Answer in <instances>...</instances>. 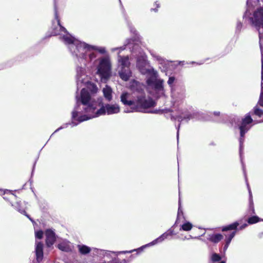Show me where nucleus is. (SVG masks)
<instances>
[{
  "label": "nucleus",
  "mask_w": 263,
  "mask_h": 263,
  "mask_svg": "<svg viewBox=\"0 0 263 263\" xmlns=\"http://www.w3.org/2000/svg\"><path fill=\"white\" fill-rule=\"evenodd\" d=\"M119 73L121 79L125 81H128L131 76L129 67L121 68Z\"/></svg>",
  "instance_id": "10"
},
{
  "label": "nucleus",
  "mask_w": 263,
  "mask_h": 263,
  "mask_svg": "<svg viewBox=\"0 0 263 263\" xmlns=\"http://www.w3.org/2000/svg\"><path fill=\"white\" fill-rule=\"evenodd\" d=\"M213 115L216 117H219L220 115V111H214Z\"/></svg>",
  "instance_id": "38"
},
{
  "label": "nucleus",
  "mask_w": 263,
  "mask_h": 263,
  "mask_svg": "<svg viewBox=\"0 0 263 263\" xmlns=\"http://www.w3.org/2000/svg\"><path fill=\"white\" fill-rule=\"evenodd\" d=\"M253 213H254V210H253Z\"/></svg>",
  "instance_id": "47"
},
{
  "label": "nucleus",
  "mask_w": 263,
  "mask_h": 263,
  "mask_svg": "<svg viewBox=\"0 0 263 263\" xmlns=\"http://www.w3.org/2000/svg\"><path fill=\"white\" fill-rule=\"evenodd\" d=\"M96 58V54L94 52H92L89 54V59L92 60V59Z\"/></svg>",
  "instance_id": "36"
},
{
  "label": "nucleus",
  "mask_w": 263,
  "mask_h": 263,
  "mask_svg": "<svg viewBox=\"0 0 263 263\" xmlns=\"http://www.w3.org/2000/svg\"><path fill=\"white\" fill-rule=\"evenodd\" d=\"M244 137H245V135H243L242 137L241 136V135L240 134V138H239V144H240V146L241 147L242 144H243V141H244Z\"/></svg>",
  "instance_id": "32"
},
{
  "label": "nucleus",
  "mask_w": 263,
  "mask_h": 263,
  "mask_svg": "<svg viewBox=\"0 0 263 263\" xmlns=\"http://www.w3.org/2000/svg\"><path fill=\"white\" fill-rule=\"evenodd\" d=\"M155 5L156 6V8L151 9V11L157 12L158 11V8L160 7V4L159 3H158V2H156Z\"/></svg>",
  "instance_id": "31"
},
{
  "label": "nucleus",
  "mask_w": 263,
  "mask_h": 263,
  "mask_svg": "<svg viewBox=\"0 0 263 263\" xmlns=\"http://www.w3.org/2000/svg\"><path fill=\"white\" fill-rule=\"evenodd\" d=\"M150 244H151V245H154L152 242H151L150 243L147 244V246L150 245Z\"/></svg>",
  "instance_id": "44"
},
{
  "label": "nucleus",
  "mask_w": 263,
  "mask_h": 263,
  "mask_svg": "<svg viewBox=\"0 0 263 263\" xmlns=\"http://www.w3.org/2000/svg\"><path fill=\"white\" fill-rule=\"evenodd\" d=\"M239 225V222L237 221H235L230 224L224 226L222 228L221 231L222 232H226V231H233L230 234H224V235L226 236V239H225L226 243L223 247L224 251H226L228 249L232 239L236 235V231L237 230V227H238Z\"/></svg>",
  "instance_id": "2"
},
{
  "label": "nucleus",
  "mask_w": 263,
  "mask_h": 263,
  "mask_svg": "<svg viewBox=\"0 0 263 263\" xmlns=\"http://www.w3.org/2000/svg\"><path fill=\"white\" fill-rule=\"evenodd\" d=\"M78 248L79 252L83 255L89 253L91 251L90 248L85 245H79Z\"/></svg>",
  "instance_id": "16"
},
{
  "label": "nucleus",
  "mask_w": 263,
  "mask_h": 263,
  "mask_svg": "<svg viewBox=\"0 0 263 263\" xmlns=\"http://www.w3.org/2000/svg\"><path fill=\"white\" fill-rule=\"evenodd\" d=\"M146 247V246H143L142 247L139 248L138 250L142 251L143 250V248H145Z\"/></svg>",
  "instance_id": "42"
},
{
  "label": "nucleus",
  "mask_w": 263,
  "mask_h": 263,
  "mask_svg": "<svg viewBox=\"0 0 263 263\" xmlns=\"http://www.w3.org/2000/svg\"><path fill=\"white\" fill-rule=\"evenodd\" d=\"M91 86L92 87V89L91 90V91L93 92H96L98 90L97 86L94 84H92Z\"/></svg>",
  "instance_id": "35"
},
{
  "label": "nucleus",
  "mask_w": 263,
  "mask_h": 263,
  "mask_svg": "<svg viewBox=\"0 0 263 263\" xmlns=\"http://www.w3.org/2000/svg\"><path fill=\"white\" fill-rule=\"evenodd\" d=\"M147 84H151V81H150V80H148L147 81Z\"/></svg>",
  "instance_id": "43"
},
{
  "label": "nucleus",
  "mask_w": 263,
  "mask_h": 263,
  "mask_svg": "<svg viewBox=\"0 0 263 263\" xmlns=\"http://www.w3.org/2000/svg\"><path fill=\"white\" fill-rule=\"evenodd\" d=\"M58 248L59 249L62 251L64 252H68L70 250V248L68 246L65 245V243H60L58 245Z\"/></svg>",
  "instance_id": "21"
},
{
  "label": "nucleus",
  "mask_w": 263,
  "mask_h": 263,
  "mask_svg": "<svg viewBox=\"0 0 263 263\" xmlns=\"http://www.w3.org/2000/svg\"><path fill=\"white\" fill-rule=\"evenodd\" d=\"M212 260L213 261H219L221 260V257L219 254L214 253L212 256Z\"/></svg>",
  "instance_id": "25"
},
{
  "label": "nucleus",
  "mask_w": 263,
  "mask_h": 263,
  "mask_svg": "<svg viewBox=\"0 0 263 263\" xmlns=\"http://www.w3.org/2000/svg\"><path fill=\"white\" fill-rule=\"evenodd\" d=\"M223 235L221 234H215L211 235L209 240L213 243H216L219 242L223 239Z\"/></svg>",
  "instance_id": "14"
},
{
  "label": "nucleus",
  "mask_w": 263,
  "mask_h": 263,
  "mask_svg": "<svg viewBox=\"0 0 263 263\" xmlns=\"http://www.w3.org/2000/svg\"><path fill=\"white\" fill-rule=\"evenodd\" d=\"M175 81V78L174 77H171L169 78L167 81V83L169 85L171 86Z\"/></svg>",
  "instance_id": "30"
},
{
  "label": "nucleus",
  "mask_w": 263,
  "mask_h": 263,
  "mask_svg": "<svg viewBox=\"0 0 263 263\" xmlns=\"http://www.w3.org/2000/svg\"><path fill=\"white\" fill-rule=\"evenodd\" d=\"M112 263H122L119 259H115L112 261Z\"/></svg>",
  "instance_id": "40"
},
{
  "label": "nucleus",
  "mask_w": 263,
  "mask_h": 263,
  "mask_svg": "<svg viewBox=\"0 0 263 263\" xmlns=\"http://www.w3.org/2000/svg\"><path fill=\"white\" fill-rule=\"evenodd\" d=\"M120 62L122 65L121 68L129 67L130 63L129 62V59L128 57H123L121 58Z\"/></svg>",
  "instance_id": "18"
},
{
  "label": "nucleus",
  "mask_w": 263,
  "mask_h": 263,
  "mask_svg": "<svg viewBox=\"0 0 263 263\" xmlns=\"http://www.w3.org/2000/svg\"><path fill=\"white\" fill-rule=\"evenodd\" d=\"M150 244H151V245H154L152 242H151L150 243L147 244V246L150 245Z\"/></svg>",
  "instance_id": "45"
},
{
  "label": "nucleus",
  "mask_w": 263,
  "mask_h": 263,
  "mask_svg": "<svg viewBox=\"0 0 263 263\" xmlns=\"http://www.w3.org/2000/svg\"><path fill=\"white\" fill-rule=\"evenodd\" d=\"M163 81L162 80H158L155 83V87L157 89H161L163 88Z\"/></svg>",
  "instance_id": "23"
},
{
  "label": "nucleus",
  "mask_w": 263,
  "mask_h": 263,
  "mask_svg": "<svg viewBox=\"0 0 263 263\" xmlns=\"http://www.w3.org/2000/svg\"><path fill=\"white\" fill-rule=\"evenodd\" d=\"M78 116V112L77 111H73L72 112V118L75 119Z\"/></svg>",
  "instance_id": "33"
},
{
  "label": "nucleus",
  "mask_w": 263,
  "mask_h": 263,
  "mask_svg": "<svg viewBox=\"0 0 263 263\" xmlns=\"http://www.w3.org/2000/svg\"><path fill=\"white\" fill-rule=\"evenodd\" d=\"M14 208L17 210L19 212H20L21 214H24L27 217H28L30 220H32L31 218L30 217L29 215L27 214V212H26L25 210L23 208V206L22 205V203L21 201L20 202H16L13 204Z\"/></svg>",
  "instance_id": "12"
},
{
  "label": "nucleus",
  "mask_w": 263,
  "mask_h": 263,
  "mask_svg": "<svg viewBox=\"0 0 263 263\" xmlns=\"http://www.w3.org/2000/svg\"><path fill=\"white\" fill-rule=\"evenodd\" d=\"M127 96H128L127 92L123 93L121 95V101L123 103V104L125 105H128V106H133V105H135V101H132V100L128 101L127 100Z\"/></svg>",
  "instance_id": "13"
},
{
  "label": "nucleus",
  "mask_w": 263,
  "mask_h": 263,
  "mask_svg": "<svg viewBox=\"0 0 263 263\" xmlns=\"http://www.w3.org/2000/svg\"><path fill=\"white\" fill-rule=\"evenodd\" d=\"M105 108L108 115L117 114L120 111V108L117 105L108 104L105 105Z\"/></svg>",
  "instance_id": "11"
},
{
  "label": "nucleus",
  "mask_w": 263,
  "mask_h": 263,
  "mask_svg": "<svg viewBox=\"0 0 263 263\" xmlns=\"http://www.w3.org/2000/svg\"><path fill=\"white\" fill-rule=\"evenodd\" d=\"M91 96L88 90L83 88L81 91V102L84 105H88L90 101Z\"/></svg>",
  "instance_id": "8"
},
{
  "label": "nucleus",
  "mask_w": 263,
  "mask_h": 263,
  "mask_svg": "<svg viewBox=\"0 0 263 263\" xmlns=\"http://www.w3.org/2000/svg\"><path fill=\"white\" fill-rule=\"evenodd\" d=\"M261 86L263 88V67H261Z\"/></svg>",
  "instance_id": "37"
},
{
  "label": "nucleus",
  "mask_w": 263,
  "mask_h": 263,
  "mask_svg": "<svg viewBox=\"0 0 263 263\" xmlns=\"http://www.w3.org/2000/svg\"><path fill=\"white\" fill-rule=\"evenodd\" d=\"M134 105L135 108L138 111L142 109H147L154 107L156 102L152 98L146 99L145 96H138L136 101Z\"/></svg>",
  "instance_id": "3"
},
{
  "label": "nucleus",
  "mask_w": 263,
  "mask_h": 263,
  "mask_svg": "<svg viewBox=\"0 0 263 263\" xmlns=\"http://www.w3.org/2000/svg\"><path fill=\"white\" fill-rule=\"evenodd\" d=\"M254 114L259 117H261L263 115V110L256 106L254 108Z\"/></svg>",
  "instance_id": "22"
},
{
  "label": "nucleus",
  "mask_w": 263,
  "mask_h": 263,
  "mask_svg": "<svg viewBox=\"0 0 263 263\" xmlns=\"http://www.w3.org/2000/svg\"><path fill=\"white\" fill-rule=\"evenodd\" d=\"M91 110H94V108H92V106L90 105H89L87 108H85V112H88Z\"/></svg>",
  "instance_id": "34"
},
{
  "label": "nucleus",
  "mask_w": 263,
  "mask_h": 263,
  "mask_svg": "<svg viewBox=\"0 0 263 263\" xmlns=\"http://www.w3.org/2000/svg\"><path fill=\"white\" fill-rule=\"evenodd\" d=\"M106 111V109L105 106H102L99 109H98L96 112L97 116H99L102 115H105Z\"/></svg>",
  "instance_id": "24"
},
{
  "label": "nucleus",
  "mask_w": 263,
  "mask_h": 263,
  "mask_svg": "<svg viewBox=\"0 0 263 263\" xmlns=\"http://www.w3.org/2000/svg\"><path fill=\"white\" fill-rule=\"evenodd\" d=\"M46 244L48 247L52 246L56 240L54 232L50 230L47 229L45 231Z\"/></svg>",
  "instance_id": "5"
},
{
  "label": "nucleus",
  "mask_w": 263,
  "mask_h": 263,
  "mask_svg": "<svg viewBox=\"0 0 263 263\" xmlns=\"http://www.w3.org/2000/svg\"><path fill=\"white\" fill-rule=\"evenodd\" d=\"M64 41L68 44H73L74 42V39L69 36H64Z\"/></svg>",
  "instance_id": "26"
},
{
  "label": "nucleus",
  "mask_w": 263,
  "mask_h": 263,
  "mask_svg": "<svg viewBox=\"0 0 263 263\" xmlns=\"http://www.w3.org/2000/svg\"><path fill=\"white\" fill-rule=\"evenodd\" d=\"M35 252L36 261L39 263L43 258V244L42 242L36 243Z\"/></svg>",
  "instance_id": "7"
},
{
  "label": "nucleus",
  "mask_w": 263,
  "mask_h": 263,
  "mask_svg": "<svg viewBox=\"0 0 263 263\" xmlns=\"http://www.w3.org/2000/svg\"><path fill=\"white\" fill-rule=\"evenodd\" d=\"M83 47H84V48L87 49L88 50H90L91 49H93V50H98L100 53H103V54L105 52V49L104 48L98 49V48H97V47H96L95 46L89 45L86 44H84Z\"/></svg>",
  "instance_id": "17"
},
{
  "label": "nucleus",
  "mask_w": 263,
  "mask_h": 263,
  "mask_svg": "<svg viewBox=\"0 0 263 263\" xmlns=\"http://www.w3.org/2000/svg\"><path fill=\"white\" fill-rule=\"evenodd\" d=\"M259 104L263 107V90L261 91L259 100Z\"/></svg>",
  "instance_id": "29"
},
{
  "label": "nucleus",
  "mask_w": 263,
  "mask_h": 263,
  "mask_svg": "<svg viewBox=\"0 0 263 263\" xmlns=\"http://www.w3.org/2000/svg\"><path fill=\"white\" fill-rule=\"evenodd\" d=\"M111 63L107 58L101 59L98 66L97 73L100 76L101 80L106 81L111 76Z\"/></svg>",
  "instance_id": "1"
},
{
  "label": "nucleus",
  "mask_w": 263,
  "mask_h": 263,
  "mask_svg": "<svg viewBox=\"0 0 263 263\" xmlns=\"http://www.w3.org/2000/svg\"><path fill=\"white\" fill-rule=\"evenodd\" d=\"M261 219L258 217L257 216H253L250 217H249L248 220L247 222L249 224H253L256 223L259 221H260Z\"/></svg>",
  "instance_id": "19"
},
{
  "label": "nucleus",
  "mask_w": 263,
  "mask_h": 263,
  "mask_svg": "<svg viewBox=\"0 0 263 263\" xmlns=\"http://www.w3.org/2000/svg\"><path fill=\"white\" fill-rule=\"evenodd\" d=\"M252 122L253 119L249 114H247L245 118L242 119L241 124L239 127L240 134L242 137L245 135L246 133L250 129V124Z\"/></svg>",
  "instance_id": "4"
},
{
  "label": "nucleus",
  "mask_w": 263,
  "mask_h": 263,
  "mask_svg": "<svg viewBox=\"0 0 263 263\" xmlns=\"http://www.w3.org/2000/svg\"><path fill=\"white\" fill-rule=\"evenodd\" d=\"M248 226V224H246V223H244L242 225H241L240 227V230H242L243 229H245L246 227H247Z\"/></svg>",
  "instance_id": "39"
},
{
  "label": "nucleus",
  "mask_w": 263,
  "mask_h": 263,
  "mask_svg": "<svg viewBox=\"0 0 263 263\" xmlns=\"http://www.w3.org/2000/svg\"><path fill=\"white\" fill-rule=\"evenodd\" d=\"M103 94H104V97L108 101H110L112 99V90H111V89L109 87L106 86V88L103 89Z\"/></svg>",
  "instance_id": "15"
},
{
  "label": "nucleus",
  "mask_w": 263,
  "mask_h": 263,
  "mask_svg": "<svg viewBox=\"0 0 263 263\" xmlns=\"http://www.w3.org/2000/svg\"><path fill=\"white\" fill-rule=\"evenodd\" d=\"M43 231L42 230H39L35 232V237L38 239H42L43 237Z\"/></svg>",
  "instance_id": "27"
},
{
  "label": "nucleus",
  "mask_w": 263,
  "mask_h": 263,
  "mask_svg": "<svg viewBox=\"0 0 263 263\" xmlns=\"http://www.w3.org/2000/svg\"><path fill=\"white\" fill-rule=\"evenodd\" d=\"M175 234L174 233V231L173 229H170L166 232L162 234L159 237L153 240L152 243L153 245H155L157 243L161 242L164 240L166 239L168 236H172L174 235Z\"/></svg>",
  "instance_id": "6"
},
{
  "label": "nucleus",
  "mask_w": 263,
  "mask_h": 263,
  "mask_svg": "<svg viewBox=\"0 0 263 263\" xmlns=\"http://www.w3.org/2000/svg\"><path fill=\"white\" fill-rule=\"evenodd\" d=\"M261 67H263V52L261 53Z\"/></svg>",
  "instance_id": "41"
},
{
  "label": "nucleus",
  "mask_w": 263,
  "mask_h": 263,
  "mask_svg": "<svg viewBox=\"0 0 263 263\" xmlns=\"http://www.w3.org/2000/svg\"><path fill=\"white\" fill-rule=\"evenodd\" d=\"M54 17L57 21L58 26L60 27V29L59 30H54L53 31V33L54 34V35L59 34L60 33V32H67V31L66 29L64 27H63L61 24L60 19L59 18V16L58 12V9L55 6L54 7Z\"/></svg>",
  "instance_id": "9"
},
{
  "label": "nucleus",
  "mask_w": 263,
  "mask_h": 263,
  "mask_svg": "<svg viewBox=\"0 0 263 263\" xmlns=\"http://www.w3.org/2000/svg\"><path fill=\"white\" fill-rule=\"evenodd\" d=\"M193 225L189 222H186L181 226V229L185 231H189L192 229Z\"/></svg>",
  "instance_id": "20"
},
{
  "label": "nucleus",
  "mask_w": 263,
  "mask_h": 263,
  "mask_svg": "<svg viewBox=\"0 0 263 263\" xmlns=\"http://www.w3.org/2000/svg\"><path fill=\"white\" fill-rule=\"evenodd\" d=\"M89 119V118H88L86 115H83V116H80L79 118L78 121L79 122H83V121H86Z\"/></svg>",
  "instance_id": "28"
},
{
  "label": "nucleus",
  "mask_w": 263,
  "mask_h": 263,
  "mask_svg": "<svg viewBox=\"0 0 263 263\" xmlns=\"http://www.w3.org/2000/svg\"><path fill=\"white\" fill-rule=\"evenodd\" d=\"M179 212H180V209H178V214H179Z\"/></svg>",
  "instance_id": "46"
}]
</instances>
